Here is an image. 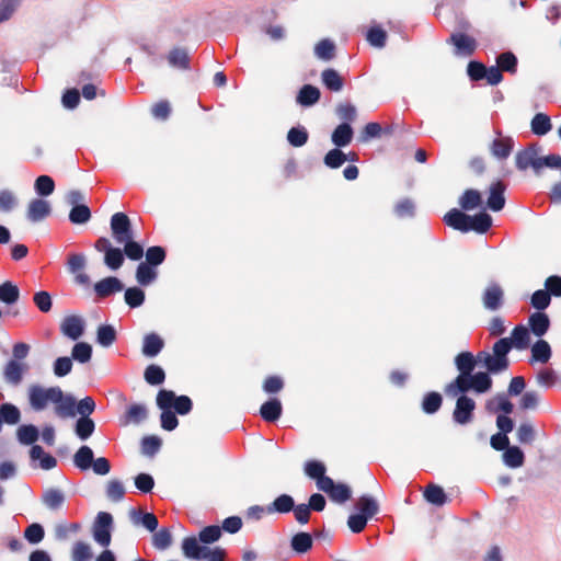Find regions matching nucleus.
Here are the masks:
<instances>
[{"label": "nucleus", "mask_w": 561, "mask_h": 561, "mask_svg": "<svg viewBox=\"0 0 561 561\" xmlns=\"http://www.w3.org/2000/svg\"><path fill=\"white\" fill-rule=\"evenodd\" d=\"M111 232L117 244H123V249L115 248L106 237H100L94 242V249L104 253V264L113 271L121 268L125 256L131 261H139L145 252L144 247L134 240V231L129 217L125 213H115L111 217ZM165 250L160 245H153L146 251V261L144 263L151 266H158L165 260Z\"/></svg>", "instance_id": "nucleus-1"}, {"label": "nucleus", "mask_w": 561, "mask_h": 561, "mask_svg": "<svg viewBox=\"0 0 561 561\" xmlns=\"http://www.w3.org/2000/svg\"><path fill=\"white\" fill-rule=\"evenodd\" d=\"M30 407L38 412L47 409L53 403L55 414L60 419L76 415V399L71 394H65L60 387L44 388L32 385L27 390Z\"/></svg>", "instance_id": "nucleus-2"}, {"label": "nucleus", "mask_w": 561, "mask_h": 561, "mask_svg": "<svg viewBox=\"0 0 561 561\" xmlns=\"http://www.w3.org/2000/svg\"><path fill=\"white\" fill-rule=\"evenodd\" d=\"M512 350L511 341L506 339H500L492 347V354L485 351H481L477 354V360L482 364L488 373L499 374L508 368L510 360L507 354Z\"/></svg>", "instance_id": "nucleus-3"}, {"label": "nucleus", "mask_w": 561, "mask_h": 561, "mask_svg": "<svg viewBox=\"0 0 561 561\" xmlns=\"http://www.w3.org/2000/svg\"><path fill=\"white\" fill-rule=\"evenodd\" d=\"M182 551L187 559L206 561H225L226 551L220 547L214 549L202 546L194 536L185 537L182 541Z\"/></svg>", "instance_id": "nucleus-4"}, {"label": "nucleus", "mask_w": 561, "mask_h": 561, "mask_svg": "<svg viewBox=\"0 0 561 561\" xmlns=\"http://www.w3.org/2000/svg\"><path fill=\"white\" fill-rule=\"evenodd\" d=\"M157 405L161 410L173 408L174 413L185 415L192 411L193 402L187 396L176 397L172 390L161 389L157 394Z\"/></svg>", "instance_id": "nucleus-5"}, {"label": "nucleus", "mask_w": 561, "mask_h": 561, "mask_svg": "<svg viewBox=\"0 0 561 561\" xmlns=\"http://www.w3.org/2000/svg\"><path fill=\"white\" fill-rule=\"evenodd\" d=\"M540 151L541 147L536 144L529 145L523 150H519L515 156L516 168L520 171L533 169L535 174H540Z\"/></svg>", "instance_id": "nucleus-6"}, {"label": "nucleus", "mask_w": 561, "mask_h": 561, "mask_svg": "<svg viewBox=\"0 0 561 561\" xmlns=\"http://www.w3.org/2000/svg\"><path fill=\"white\" fill-rule=\"evenodd\" d=\"M113 517L107 512H100L94 522L92 534L94 540L102 547H107L111 543V527Z\"/></svg>", "instance_id": "nucleus-7"}, {"label": "nucleus", "mask_w": 561, "mask_h": 561, "mask_svg": "<svg viewBox=\"0 0 561 561\" xmlns=\"http://www.w3.org/2000/svg\"><path fill=\"white\" fill-rule=\"evenodd\" d=\"M474 400L466 394H461L456 400V405L453 412L454 422L459 425H467L471 423L474 417Z\"/></svg>", "instance_id": "nucleus-8"}, {"label": "nucleus", "mask_w": 561, "mask_h": 561, "mask_svg": "<svg viewBox=\"0 0 561 561\" xmlns=\"http://www.w3.org/2000/svg\"><path fill=\"white\" fill-rule=\"evenodd\" d=\"M446 43L455 47V55L465 57L472 56L478 47L476 38L459 32L450 34Z\"/></svg>", "instance_id": "nucleus-9"}, {"label": "nucleus", "mask_w": 561, "mask_h": 561, "mask_svg": "<svg viewBox=\"0 0 561 561\" xmlns=\"http://www.w3.org/2000/svg\"><path fill=\"white\" fill-rule=\"evenodd\" d=\"M483 307L490 311H496L504 304V290L497 283H490L482 293Z\"/></svg>", "instance_id": "nucleus-10"}, {"label": "nucleus", "mask_w": 561, "mask_h": 561, "mask_svg": "<svg viewBox=\"0 0 561 561\" xmlns=\"http://www.w3.org/2000/svg\"><path fill=\"white\" fill-rule=\"evenodd\" d=\"M506 185L503 181L497 180L493 182L489 187V197L486 206L492 211H500L505 206V193Z\"/></svg>", "instance_id": "nucleus-11"}, {"label": "nucleus", "mask_w": 561, "mask_h": 561, "mask_svg": "<svg viewBox=\"0 0 561 561\" xmlns=\"http://www.w3.org/2000/svg\"><path fill=\"white\" fill-rule=\"evenodd\" d=\"M51 213L50 204L43 198H34L28 203L26 217L32 222H38Z\"/></svg>", "instance_id": "nucleus-12"}, {"label": "nucleus", "mask_w": 561, "mask_h": 561, "mask_svg": "<svg viewBox=\"0 0 561 561\" xmlns=\"http://www.w3.org/2000/svg\"><path fill=\"white\" fill-rule=\"evenodd\" d=\"M60 331L65 336L77 341L84 332V322L78 316H68L61 321Z\"/></svg>", "instance_id": "nucleus-13"}, {"label": "nucleus", "mask_w": 561, "mask_h": 561, "mask_svg": "<svg viewBox=\"0 0 561 561\" xmlns=\"http://www.w3.org/2000/svg\"><path fill=\"white\" fill-rule=\"evenodd\" d=\"M124 288L123 283L114 276L105 277L94 285V291L100 298H106Z\"/></svg>", "instance_id": "nucleus-14"}, {"label": "nucleus", "mask_w": 561, "mask_h": 561, "mask_svg": "<svg viewBox=\"0 0 561 561\" xmlns=\"http://www.w3.org/2000/svg\"><path fill=\"white\" fill-rule=\"evenodd\" d=\"M469 220L470 216L457 208L450 209L444 216V221L446 222L447 226L461 232H468Z\"/></svg>", "instance_id": "nucleus-15"}, {"label": "nucleus", "mask_w": 561, "mask_h": 561, "mask_svg": "<svg viewBox=\"0 0 561 561\" xmlns=\"http://www.w3.org/2000/svg\"><path fill=\"white\" fill-rule=\"evenodd\" d=\"M501 135V133H497ZM514 147V141L511 137H502L495 138L491 146L490 151L491 153L497 158V159H506L510 157L512 150Z\"/></svg>", "instance_id": "nucleus-16"}, {"label": "nucleus", "mask_w": 561, "mask_h": 561, "mask_svg": "<svg viewBox=\"0 0 561 561\" xmlns=\"http://www.w3.org/2000/svg\"><path fill=\"white\" fill-rule=\"evenodd\" d=\"M283 412V407L277 398H272L260 408V415L266 422L277 421Z\"/></svg>", "instance_id": "nucleus-17"}, {"label": "nucleus", "mask_w": 561, "mask_h": 561, "mask_svg": "<svg viewBox=\"0 0 561 561\" xmlns=\"http://www.w3.org/2000/svg\"><path fill=\"white\" fill-rule=\"evenodd\" d=\"M528 325L536 336L541 337L549 330L550 320L545 312L537 311L528 318Z\"/></svg>", "instance_id": "nucleus-18"}, {"label": "nucleus", "mask_w": 561, "mask_h": 561, "mask_svg": "<svg viewBox=\"0 0 561 561\" xmlns=\"http://www.w3.org/2000/svg\"><path fill=\"white\" fill-rule=\"evenodd\" d=\"M295 510V501L289 494H280L266 506L267 514H287Z\"/></svg>", "instance_id": "nucleus-19"}, {"label": "nucleus", "mask_w": 561, "mask_h": 561, "mask_svg": "<svg viewBox=\"0 0 561 561\" xmlns=\"http://www.w3.org/2000/svg\"><path fill=\"white\" fill-rule=\"evenodd\" d=\"M25 369L26 366L24 364H21L15 359H11L4 366L3 375L9 383L18 386L23 379Z\"/></svg>", "instance_id": "nucleus-20"}, {"label": "nucleus", "mask_w": 561, "mask_h": 561, "mask_svg": "<svg viewBox=\"0 0 561 561\" xmlns=\"http://www.w3.org/2000/svg\"><path fill=\"white\" fill-rule=\"evenodd\" d=\"M164 341L157 333H149L144 337L142 354L147 357L157 356L163 348Z\"/></svg>", "instance_id": "nucleus-21"}, {"label": "nucleus", "mask_w": 561, "mask_h": 561, "mask_svg": "<svg viewBox=\"0 0 561 561\" xmlns=\"http://www.w3.org/2000/svg\"><path fill=\"white\" fill-rule=\"evenodd\" d=\"M168 62L171 67L188 70L190 69V56L184 48L174 47L168 54Z\"/></svg>", "instance_id": "nucleus-22"}, {"label": "nucleus", "mask_w": 561, "mask_h": 561, "mask_svg": "<svg viewBox=\"0 0 561 561\" xmlns=\"http://www.w3.org/2000/svg\"><path fill=\"white\" fill-rule=\"evenodd\" d=\"M353 138V128L348 123H342L333 130L331 139L332 142L341 148L351 144Z\"/></svg>", "instance_id": "nucleus-23"}, {"label": "nucleus", "mask_w": 561, "mask_h": 561, "mask_svg": "<svg viewBox=\"0 0 561 561\" xmlns=\"http://www.w3.org/2000/svg\"><path fill=\"white\" fill-rule=\"evenodd\" d=\"M458 204L463 210H473L481 206L482 195L478 190L468 188L459 197Z\"/></svg>", "instance_id": "nucleus-24"}, {"label": "nucleus", "mask_w": 561, "mask_h": 561, "mask_svg": "<svg viewBox=\"0 0 561 561\" xmlns=\"http://www.w3.org/2000/svg\"><path fill=\"white\" fill-rule=\"evenodd\" d=\"M492 226V217L485 211L470 216L468 222V232L476 231L478 233H485Z\"/></svg>", "instance_id": "nucleus-25"}, {"label": "nucleus", "mask_w": 561, "mask_h": 561, "mask_svg": "<svg viewBox=\"0 0 561 561\" xmlns=\"http://www.w3.org/2000/svg\"><path fill=\"white\" fill-rule=\"evenodd\" d=\"M472 389L471 375L459 374L457 378L446 387V392L449 396H457L458 393L465 394Z\"/></svg>", "instance_id": "nucleus-26"}, {"label": "nucleus", "mask_w": 561, "mask_h": 561, "mask_svg": "<svg viewBox=\"0 0 561 561\" xmlns=\"http://www.w3.org/2000/svg\"><path fill=\"white\" fill-rule=\"evenodd\" d=\"M321 80L324 87L330 91L339 92L343 89V78L335 69L328 68L323 70L321 73Z\"/></svg>", "instance_id": "nucleus-27"}, {"label": "nucleus", "mask_w": 561, "mask_h": 561, "mask_svg": "<svg viewBox=\"0 0 561 561\" xmlns=\"http://www.w3.org/2000/svg\"><path fill=\"white\" fill-rule=\"evenodd\" d=\"M455 364L459 374L472 375V371L478 363L477 356L474 357L470 352H461L455 358Z\"/></svg>", "instance_id": "nucleus-28"}, {"label": "nucleus", "mask_w": 561, "mask_h": 561, "mask_svg": "<svg viewBox=\"0 0 561 561\" xmlns=\"http://www.w3.org/2000/svg\"><path fill=\"white\" fill-rule=\"evenodd\" d=\"M424 499L436 506H443L447 502L444 489L437 484L430 483L424 490Z\"/></svg>", "instance_id": "nucleus-29"}, {"label": "nucleus", "mask_w": 561, "mask_h": 561, "mask_svg": "<svg viewBox=\"0 0 561 561\" xmlns=\"http://www.w3.org/2000/svg\"><path fill=\"white\" fill-rule=\"evenodd\" d=\"M320 90L311 84H305L297 96V102L304 106H311L320 100Z\"/></svg>", "instance_id": "nucleus-30"}, {"label": "nucleus", "mask_w": 561, "mask_h": 561, "mask_svg": "<svg viewBox=\"0 0 561 561\" xmlns=\"http://www.w3.org/2000/svg\"><path fill=\"white\" fill-rule=\"evenodd\" d=\"M505 339L511 341L512 347L515 346L518 350L528 347L530 343L529 331L524 325L515 327L512 331V336Z\"/></svg>", "instance_id": "nucleus-31"}, {"label": "nucleus", "mask_w": 561, "mask_h": 561, "mask_svg": "<svg viewBox=\"0 0 561 561\" xmlns=\"http://www.w3.org/2000/svg\"><path fill=\"white\" fill-rule=\"evenodd\" d=\"M530 128L537 136L547 135L552 128L551 119L545 113H537L530 122Z\"/></svg>", "instance_id": "nucleus-32"}, {"label": "nucleus", "mask_w": 561, "mask_h": 561, "mask_svg": "<svg viewBox=\"0 0 561 561\" xmlns=\"http://www.w3.org/2000/svg\"><path fill=\"white\" fill-rule=\"evenodd\" d=\"M20 298L19 287L10 280L0 285V301L5 305H14Z\"/></svg>", "instance_id": "nucleus-33"}, {"label": "nucleus", "mask_w": 561, "mask_h": 561, "mask_svg": "<svg viewBox=\"0 0 561 561\" xmlns=\"http://www.w3.org/2000/svg\"><path fill=\"white\" fill-rule=\"evenodd\" d=\"M43 503L53 511L59 510L65 503V494L59 489L50 488L43 494Z\"/></svg>", "instance_id": "nucleus-34"}, {"label": "nucleus", "mask_w": 561, "mask_h": 561, "mask_svg": "<svg viewBox=\"0 0 561 561\" xmlns=\"http://www.w3.org/2000/svg\"><path fill=\"white\" fill-rule=\"evenodd\" d=\"M359 514L366 516L368 519L374 517L379 512V505L375 499L369 495H362L356 505Z\"/></svg>", "instance_id": "nucleus-35"}, {"label": "nucleus", "mask_w": 561, "mask_h": 561, "mask_svg": "<svg viewBox=\"0 0 561 561\" xmlns=\"http://www.w3.org/2000/svg\"><path fill=\"white\" fill-rule=\"evenodd\" d=\"M312 536L309 533H297L291 537L290 547L297 553H306L312 548Z\"/></svg>", "instance_id": "nucleus-36"}, {"label": "nucleus", "mask_w": 561, "mask_h": 561, "mask_svg": "<svg viewBox=\"0 0 561 561\" xmlns=\"http://www.w3.org/2000/svg\"><path fill=\"white\" fill-rule=\"evenodd\" d=\"M158 273L154 266L146 264L144 262L139 263L136 268V279L139 285L148 286L157 278Z\"/></svg>", "instance_id": "nucleus-37"}, {"label": "nucleus", "mask_w": 561, "mask_h": 561, "mask_svg": "<svg viewBox=\"0 0 561 561\" xmlns=\"http://www.w3.org/2000/svg\"><path fill=\"white\" fill-rule=\"evenodd\" d=\"M503 460L510 468H519L524 465L525 456L517 446H508L503 454Z\"/></svg>", "instance_id": "nucleus-38"}, {"label": "nucleus", "mask_w": 561, "mask_h": 561, "mask_svg": "<svg viewBox=\"0 0 561 561\" xmlns=\"http://www.w3.org/2000/svg\"><path fill=\"white\" fill-rule=\"evenodd\" d=\"M73 462L82 471L90 469L93 462V450L87 445L81 446L73 456Z\"/></svg>", "instance_id": "nucleus-39"}, {"label": "nucleus", "mask_w": 561, "mask_h": 561, "mask_svg": "<svg viewBox=\"0 0 561 561\" xmlns=\"http://www.w3.org/2000/svg\"><path fill=\"white\" fill-rule=\"evenodd\" d=\"M551 357V347L545 340H538L531 347V360L547 363Z\"/></svg>", "instance_id": "nucleus-40"}, {"label": "nucleus", "mask_w": 561, "mask_h": 561, "mask_svg": "<svg viewBox=\"0 0 561 561\" xmlns=\"http://www.w3.org/2000/svg\"><path fill=\"white\" fill-rule=\"evenodd\" d=\"M513 403L506 398L505 394H497L493 400H490L486 403V410L493 413L503 412L505 414H510L513 412Z\"/></svg>", "instance_id": "nucleus-41"}, {"label": "nucleus", "mask_w": 561, "mask_h": 561, "mask_svg": "<svg viewBox=\"0 0 561 561\" xmlns=\"http://www.w3.org/2000/svg\"><path fill=\"white\" fill-rule=\"evenodd\" d=\"M116 331L110 324H102L96 330V341L103 347H108L116 341Z\"/></svg>", "instance_id": "nucleus-42"}, {"label": "nucleus", "mask_w": 561, "mask_h": 561, "mask_svg": "<svg viewBox=\"0 0 561 561\" xmlns=\"http://www.w3.org/2000/svg\"><path fill=\"white\" fill-rule=\"evenodd\" d=\"M443 403V398L440 393L436 391L427 392L422 401V410L426 414H434L436 413Z\"/></svg>", "instance_id": "nucleus-43"}, {"label": "nucleus", "mask_w": 561, "mask_h": 561, "mask_svg": "<svg viewBox=\"0 0 561 561\" xmlns=\"http://www.w3.org/2000/svg\"><path fill=\"white\" fill-rule=\"evenodd\" d=\"M148 415L147 409L144 404H131L125 412V424L140 423L146 420Z\"/></svg>", "instance_id": "nucleus-44"}, {"label": "nucleus", "mask_w": 561, "mask_h": 561, "mask_svg": "<svg viewBox=\"0 0 561 561\" xmlns=\"http://www.w3.org/2000/svg\"><path fill=\"white\" fill-rule=\"evenodd\" d=\"M94 430L95 423L90 417H80L76 422L75 432L82 440L88 439L93 434Z\"/></svg>", "instance_id": "nucleus-45"}, {"label": "nucleus", "mask_w": 561, "mask_h": 561, "mask_svg": "<svg viewBox=\"0 0 561 561\" xmlns=\"http://www.w3.org/2000/svg\"><path fill=\"white\" fill-rule=\"evenodd\" d=\"M496 66L501 71L515 73L517 71V58L511 51L502 53L496 58Z\"/></svg>", "instance_id": "nucleus-46"}, {"label": "nucleus", "mask_w": 561, "mask_h": 561, "mask_svg": "<svg viewBox=\"0 0 561 561\" xmlns=\"http://www.w3.org/2000/svg\"><path fill=\"white\" fill-rule=\"evenodd\" d=\"M91 210L84 205H76L71 208L69 213V220L75 225H82L88 222L91 219Z\"/></svg>", "instance_id": "nucleus-47"}, {"label": "nucleus", "mask_w": 561, "mask_h": 561, "mask_svg": "<svg viewBox=\"0 0 561 561\" xmlns=\"http://www.w3.org/2000/svg\"><path fill=\"white\" fill-rule=\"evenodd\" d=\"M348 157L347 154H345L341 149L337 148H334V149H331L325 156H324V159H323V162L324 164L328 167V168H331V169H337L340 167H342L346 161H347Z\"/></svg>", "instance_id": "nucleus-48"}, {"label": "nucleus", "mask_w": 561, "mask_h": 561, "mask_svg": "<svg viewBox=\"0 0 561 561\" xmlns=\"http://www.w3.org/2000/svg\"><path fill=\"white\" fill-rule=\"evenodd\" d=\"M92 357V346L87 342H79L73 345L71 351V358L75 360L85 364Z\"/></svg>", "instance_id": "nucleus-49"}, {"label": "nucleus", "mask_w": 561, "mask_h": 561, "mask_svg": "<svg viewBox=\"0 0 561 561\" xmlns=\"http://www.w3.org/2000/svg\"><path fill=\"white\" fill-rule=\"evenodd\" d=\"M144 377L149 385L158 386L164 381L165 373L160 366L151 364L145 369Z\"/></svg>", "instance_id": "nucleus-50"}, {"label": "nucleus", "mask_w": 561, "mask_h": 561, "mask_svg": "<svg viewBox=\"0 0 561 561\" xmlns=\"http://www.w3.org/2000/svg\"><path fill=\"white\" fill-rule=\"evenodd\" d=\"M471 378L472 389L478 393H484L492 387V379L488 373L479 371L474 375H471Z\"/></svg>", "instance_id": "nucleus-51"}, {"label": "nucleus", "mask_w": 561, "mask_h": 561, "mask_svg": "<svg viewBox=\"0 0 561 561\" xmlns=\"http://www.w3.org/2000/svg\"><path fill=\"white\" fill-rule=\"evenodd\" d=\"M308 138L309 134L305 127H291L287 133V140L293 147H302Z\"/></svg>", "instance_id": "nucleus-52"}, {"label": "nucleus", "mask_w": 561, "mask_h": 561, "mask_svg": "<svg viewBox=\"0 0 561 561\" xmlns=\"http://www.w3.org/2000/svg\"><path fill=\"white\" fill-rule=\"evenodd\" d=\"M221 528L217 525H210L203 528L198 534V539L204 545H210L218 541L221 537Z\"/></svg>", "instance_id": "nucleus-53"}, {"label": "nucleus", "mask_w": 561, "mask_h": 561, "mask_svg": "<svg viewBox=\"0 0 561 561\" xmlns=\"http://www.w3.org/2000/svg\"><path fill=\"white\" fill-rule=\"evenodd\" d=\"M23 0H0V24L9 21Z\"/></svg>", "instance_id": "nucleus-54"}, {"label": "nucleus", "mask_w": 561, "mask_h": 561, "mask_svg": "<svg viewBox=\"0 0 561 561\" xmlns=\"http://www.w3.org/2000/svg\"><path fill=\"white\" fill-rule=\"evenodd\" d=\"M124 298L130 308H138L145 301V291L139 287H129L125 290Z\"/></svg>", "instance_id": "nucleus-55"}, {"label": "nucleus", "mask_w": 561, "mask_h": 561, "mask_svg": "<svg viewBox=\"0 0 561 561\" xmlns=\"http://www.w3.org/2000/svg\"><path fill=\"white\" fill-rule=\"evenodd\" d=\"M316 55L323 60H331L335 56V45L330 39H321L314 48Z\"/></svg>", "instance_id": "nucleus-56"}, {"label": "nucleus", "mask_w": 561, "mask_h": 561, "mask_svg": "<svg viewBox=\"0 0 561 561\" xmlns=\"http://www.w3.org/2000/svg\"><path fill=\"white\" fill-rule=\"evenodd\" d=\"M352 492L348 485L344 483H336L333 489L328 493L330 500L336 503H345L351 499Z\"/></svg>", "instance_id": "nucleus-57"}, {"label": "nucleus", "mask_w": 561, "mask_h": 561, "mask_svg": "<svg viewBox=\"0 0 561 561\" xmlns=\"http://www.w3.org/2000/svg\"><path fill=\"white\" fill-rule=\"evenodd\" d=\"M152 545L158 550H165L172 545V535L168 528H161L152 536Z\"/></svg>", "instance_id": "nucleus-58"}, {"label": "nucleus", "mask_w": 561, "mask_h": 561, "mask_svg": "<svg viewBox=\"0 0 561 561\" xmlns=\"http://www.w3.org/2000/svg\"><path fill=\"white\" fill-rule=\"evenodd\" d=\"M35 191L41 196H48L53 194L55 190V182L49 175H39L35 180Z\"/></svg>", "instance_id": "nucleus-59"}, {"label": "nucleus", "mask_w": 561, "mask_h": 561, "mask_svg": "<svg viewBox=\"0 0 561 561\" xmlns=\"http://www.w3.org/2000/svg\"><path fill=\"white\" fill-rule=\"evenodd\" d=\"M18 438L24 445H32L38 438V430L34 425H22L18 430Z\"/></svg>", "instance_id": "nucleus-60"}, {"label": "nucleus", "mask_w": 561, "mask_h": 561, "mask_svg": "<svg viewBox=\"0 0 561 561\" xmlns=\"http://www.w3.org/2000/svg\"><path fill=\"white\" fill-rule=\"evenodd\" d=\"M306 476L316 482L325 473L327 468L323 462L318 460H308L304 466Z\"/></svg>", "instance_id": "nucleus-61"}, {"label": "nucleus", "mask_w": 561, "mask_h": 561, "mask_svg": "<svg viewBox=\"0 0 561 561\" xmlns=\"http://www.w3.org/2000/svg\"><path fill=\"white\" fill-rule=\"evenodd\" d=\"M551 302L550 294L546 289L536 290L530 297V305L538 311L545 310Z\"/></svg>", "instance_id": "nucleus-62"}, {"label": "nucleus", "mask_w": 561, "mask_h": 561, "mask_svg": "<svg viewBox=\"0 0 561 561\" xmlns=\"http://www.w3.org/2000/svg\"><path fill=\"white\" fill-rule=\"evenodd\" d=\"M0 416L2 417L3 422L13 425L20 421L21 413L15 405L4 403L0 407Z\"/></svg>", "instance_id": "nucleus-63"}, {"label": "nucleus", "mask_w": 561, "mask_h": 561, "mask_svg": "<svg viewBox=\"0 0 561 561\" xmlns=\"http://www.w3.org/2000/svg\"><path fill=\"white\" fill-rule=\"evenodd\" d=\"M72 561H90L92 558L91 548L83 541H78L72 547Z\"/></svg>", "instance_id": "nucleus-64"}]
</instances>
